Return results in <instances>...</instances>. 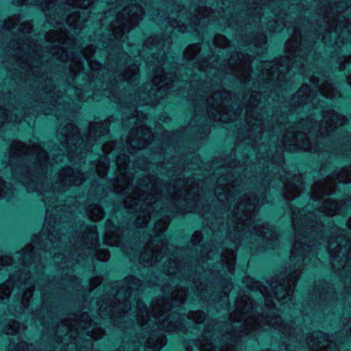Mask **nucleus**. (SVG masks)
<instances>
[{
  "label": "nucleus",
  "mask_w": 351,
  "mask_h": 351,
  "mask_svg": "<svg viewBox=\"0 0 351 351\" xmlns=\"http://www.w3.org/2000/svg\"><path fill=\"white\" fill-rule=\"evenodd\" d=\"M192 48L195 49V51H198V49H196V48H197V46L193 47Z\"/></svg>",
  "instance_id": "nucleus-56"
},
{
  "label": "nucleus",
  "mask_w": 351,
  "mask_h": 351,
  "mask_svg": "<svg viewBox=\"0 0 351 351\" xmlns=\"http://www.w3.org/2000/svg\"><path fill=\"white\" fill-rule=\"evenodd\" d=\"M221 104V102L218 103V102H216V104H213V106H216V108H217V111H220V109L219 108V106Z\"/></svg>",
  "instance_id": "nucleus-43"
},
{
  "label": "nucleus",
  "mask_w": 351,
  "mask_h": 351,
  "mask_svg": "<svg viewBox=\"0 0 351 351\" xmlns=\"http://www.w3.org/2000/svg\"><path fill=\"white\" fill-rule=\"evenodd\" d=\"M274 294H275V299L278 302H280L281 300H282L283 303H285V300H287V298L290 296L286 293V291H283V290H281L280 288L278 287H276Z\"/></svg>",
  "instance_id": "nucleus-20"
},
{
  "label": "nucleus",
  "mask_w": 351,
  "mask_h": 351,
  "mask_svg": "<svg viewBox=\"0 0 351 351\" xmlns=\"http://www.w3.org/2000/svg\"><path fill=\"white\" fill-rule=\"evenodd\" d=\"M144 129H145V128H144V127H143V126H142V127L140 128V130H144Z\"/></svg>",
  "instance_id": "nucleus-57"
},
{
  "label": "nucleus",
  "mask_w": 351,
  "mask_h": 351,
  "mask_svg": "<svg viewBox=\"0 0 351 351\" xmlns=\"http://www.w3.org/2000/svg\"><path fill=\"white\" fill-rule=\"evenodd\" d=\"M127 280L130 282V280H132L134 282V284H136V282L138 281L137 279L134 278V277L130 276L127 278Z\"/></svg>",
  "instance_id": "nucleus-41"
},
{
  "label": "nucleus",
  "mask_w": 351,
  "mask_h": 351,
  "mask_svg": "<svg viewBox=\"0 0 351 351\" xmlns=\"http://www.w3.org/2000/svg\"><path fill=\"white\" fill-rule=\"evenodd\" d=\"M169 310V304L165 300L161 299L156 302H153L152 304V311L147 313L146 308H145V313L148 317V320H151L152 317L154 319V322H157L158 328L165 329L167 331H172L178 328V323L176 321L173 323L174 319L173 315H167V311Z\"/></svg>",
  "instance_id": "nucleus-2"
},
{
  "label": "nucleus",
  "mask_w": 351,
  "mask_h": 351,
  "mask_svg": "<svg viewBox=\"0 0 351 351\" xmlns=\"http://www.w3.org/2000/svg\"><path fill=\"white\" fill-rule=\"evenodd\" d=\"M349 83L351 84V79H348Z\"/></svg>",
  "instance_id": "nucleus-58"
},
{
  "label": "nucleus",
  "mask_w": 351,
  "mask_h": 351,
  "mask_svg": "<svg viewBox=\"0 0 351 351\" xmlns=\"http://www.w3.org/2000/svg\"><path fill=\"white\" fill-rule=\"evenodd\" d=\"M244 319L243 328L245 332L248 333L251 330H255L256 328L260 326L261 321L258 318L255 317H244V315H240V317L236 322H239Z\"/></svg>",
  "instance_id": "nucleus-7"
},
{
  "label": "nucleus",
  "mask_w": 351,
  "mask_h": 351,
  "mask_svg": "<svg viewBox=\"0 0 351 351\" xmlns=\"http://www.w3.org/2000/svg\"><path fill=\"white\" fill-rule=\"evenodd\" d=\"M299 273L297 271H294L293 273L290 274L287 284H280L278 287L283 290V291H286L288 295H290L293 291Z\"/></svg>",
  "instance_id": "nucleus-9"
},
{
  "label": "nucleus",
  "mask_w": 351,
  "mask_h": 351,
  "mask_svg": "<svg viewBox=\"0 0 351 351\" xmlns=\"http://www.w3.org/2000/svg\"><path fill=\"white\" fill-rule=\"evenodd\" d=\"M306 343L311 351H337V343L319 331L314 332L306 339Z\"/></svg>",
  "instance_id": "nucleus-3"
},
{
  "label": "nucleus",
  "mask_w": 351,
  "mask_h": 351,
  "mask_svg": "<svg viewBox=\"0 0 351 351\" xmlns=\"http://www.w3.org/2000/svg\"><path fill=\"white\" fill-rule=\"evenodd\" d=\"M159 253H160V252H158L157 250H156V251L154 252V254H153V256H154V262H156V261H159V260H158V256H159Z\"/></svg>",
  "instance_id": "nucleus-39"
},
{
  "label": "nucleus",
  "mask_w": 351,
  "mask_h": 351,
  "mask_svg": "<svg viewBox=\"0 0 351 351\" xmlns=\"http://www.w3.org/2000/svg\"><path fill=\"white\" fill-rule=\"evenodd\" d=\"M322 93L326 97L332 98L334 97V94H332L326 88L323 89L322 90Z\"/></svg>",
  "instance_id": "nucleus-35"
},
{
  "label": "nucleus",
  "mask_w": 351,
  "mask_h": 351,
  "mask_svg": "<svg viewBox=\"0 0 351 351\" xmlns=\"http://www.w3.org/2000/svg\"><path fill=\"white\" fill-rule=\"evenodd\" d=\"M60 179L65 184L78 185L84 180V175L80 171H75L73 169L68 167L60 171Z\"/></svg>",
  "instance_id": "nucleus-5"
},
{
  "label": "nucleus",
  "mask_w": 351,
  "mask_h": 351,
  "mask_svg": "<svg viewBox=\"0 0 351 351\" xmlns=\"http://www.w3.org/2000/svg\"><path fill=\"white\" fill-rule=\"evenodd\" d=\"M265 321L269 325L275 327H278L282 323V319L280 317H267Z\"/></svg>",
  "instance_id": "nucleus-21"
},
{
  "label": "nucleus",
  "mask_w": 351,
  "mask_h": 351,
  "mask_svg": "<svg viewBox=\"0 0 351 351\" xmlns=\"http://www.w3.org/2000/svg\"><path fill=\"white\" fill-rule=\"evenodd\" d=\"M337 208V204L333 201H327L324 204L323 211L328 215H332L335 213Z\"/></svg>",
  "instance_id": "nucleus-15"
},
{
  "label": "nucleus",
  "mask_w": 351,
  "mask_h": 351,
  "mask_svg": "<svg viewBox=\"0 0 351 351\" xmlns=\"http://www.w3.org/2000/svg\"><path fill=\"white\" fill-rule=\"evenodd\" d=\"M12 263V259L9 256H2L0 258V264L2 265H8Z\"/></svg>",
  "instance_id": "nucleus-28"
},
{
  "label": "nucleus",
  "mask_w": 351,
  "mask_h": 351,
  "mask_svg": "<svg viewBox=\"0 0 351 351\" xmlns=\"http://www.w3.org/2000/svg\"><path fill=\"white\" fill-rule=\"evenodd\" d=\"M271 303H272V305H274V307L276 306V304L274 301H271Z\"/></svg>",
  "instance_id": "nucleus-54"
},
{
  "label": "nucleus",
  "mask_w": 351,
  "mask_h": 351,
  "mask_svg": "<svg viewBox=\"0 0 351 351\" xmlns=\"http://www.w3.org/2000/svg\"><path fill=\"white\" fill-rule=\"evenodd\" d=\"M266 304L267 306H269L271 305L269 304V300L268 298H266Z\"/></svg>",
  "instance_id": "nucleus-46"
},
{
  "label": "nucleus",
  "mask_w": 351,
  "mask_h": 351,
  "mask_svg": "<svg viewBox=\"0 0 351 351\" xmlns=\"http://www.w3.org/2000/svg\"><path fill=\"white\" fill-rule=\"evenodd\" d=\"M19 332V324L17 322L12 321L10 324V328L5 330L7 334H14Z\"/></svg>",
  "instance_id": "nucleus-23"
},
{
  "label": "nucleus",
  "mask_w": 351,
  "mask_h": 351,
  "mask_svg": "<svg viewBox=\"0 0 351 351\" xmlns=\"http://www.w3.org/2000/svg\"><path fill=\"white\" fill-rule=\"evenodd\" d=\"M10 120L11 119L9 118L7 110L5 108H0V124Z\"/></svg>",
  "instance_id": "nucleus-25"
},
{
  "label": "nucleus",
  "mask_w": 351,
  "mask_h": 351,
  "mask_svg": "<svg viewBox=\"0 0 351 351\" xmlns=\"http://www.w3.org/2000/svg\"><path fill=\"white\" fill-rule=\"evenodd\" d=\"M222 40V41H223L224 43L226 42V40H225L224 38H223V36H218V37L215 38V42L216 45H219V44H218V40Z\"/></svg>",
  "instance_id": "nucleus-40"
},
{
  "label": "nucleus",
  "mask_w": 351,
  "mask_h": 351,
  "mask_svg": "<svg viewBox=\"0 0 351 351\" xmlns=\"http://www.w3.org/2000/svg\"><path fill=\"white\" fill-rule=\"evenodd\" d=\"M143 305H144V304H142L141 302L138 303V307H139V308H140V309H141V308H143Z\"/></svg>",
  "instance_id": "nucleus-47"
},
{
  "label": "nucleus",
  "mask_w": 351,
  "mask_h": 351,
  "mask_svg": "<svg viewBox=\"0 0 351 351\" xmlns=\"http://www.w3.org/2000/svg\"><path fill=\"white\" fill-rule=\"evenodd\" d=\"M199 241H200V238H199V239H197V240H193V242H194V243H198V242H199Z\"/></svg>",
  "instance_id": "nucleus-52"
},
{
  "label": "nucleus",
  "mask_w": 351,
  "mask_h": 351,
  "mask_svg": "<svg viewBox=\"0 0 351 351\" xmlns=\"http://www.w3.org/2000/svg\"><path fill=\"white\" fill-rule=\"evenodd\" d=\"M266 69H267V75H271V77H270L271 79V77L274 76V74L271 73L273 72L274 67L273 66H270V63H267L266 65ZM275 69H277V68L275 67Z\"/></svg>",
  "instance_id": "nucleus-31"
},
{
  "label": "nucleus",
  "mask_w": 351,
  "mask_h": 351,
  "mask_svg": "<svg viewBox=\"0 0 351 351\" xmlns=\"http://www.w3.org/2000/svg\"><path fill=\"white\" fill-rule=\"evenodd\" d=\"M255 199L251 200L250 197L248 198L247 202L245 200L244 202H241L237 206L234 211L235 219L238 221L237 225L240 223L245 224L250 217V211L254 206Z\"/></svg>",
  "instance_id": "nucleus-4"
},
{
  "label": "nucleus",
  "mask_w": 351,
  "mask_h": 351,
  "mask_svg": "<svg viewBox=\"0 0 351 351\" xmlns=\"http://www.w3.org/2000/svg\"><path fill=\"white\" fill-rule=\"evenodd\" d=\"M222 94L221 92H218V93H215L214 95H213V98L215 99L216 98H218L219 97H221Z\"/></svg>",
  "instance_id": "nucleus-42"
},
{
  "label": "nucleus",
  "mask_w": 351,
  "mask_h": 351,
  "mask_svg": "<svg viewBox=\"0 0 351 351\" xmlns=\"http://www.w3.org/2000/svg\"><path fill=\"white\" fill-rule=\"evenodd\" d=\"M189 318L197 323H200L204 320L205 314L202 311H192L189 313Z\"/></svg>",
  "instance_id": "nucleus-18"
},
{
  "label": "nucleus",
  "mask_w": 351,
  "mask_h": 351,
  "mask_svg": "<svg viewBox=\"0 0 351 351\" xmlns=\"http://www.w3.org/2000/svg\"><path fill=\"white\" fill-rule=\"evenodd\" d=\"M138 74V68L133 65L124 75V77L128 81H133L137 78Z\"/></svg>",
  "instance_id": "nucleus-16"
},
{
  "label": "nucleus",
  "mask_w": 351,
  "mask_h": 351,
  "mask_svg": "<svg viewBox=\"0 0 351 351\" xmlns=\"http://www.w3.org/2000/svg\"><path fill=\"white\" fill-rule=\"evenodd\" d=\"M113 147H114L113 143H110L104 145V152L109 153L111 151V149L113 148Z\"/></svg>",
  "instance_id": "nucleus-34"
},
{
  "label": "nucleus",
  "mask_w": 351,
  "mask_h": 351,
  "mask_svg": "<svg viewBox=\"0 0 351 351\" xmlns=\"http://www.w3.org/2000/svg\"><path fill=\"white\" fill-rule=\"evenodd\" d=\"M254 231L256 234L267 237V234L269 231H270V229L267 227L263 226L258 229V228L256 226Z\"/></svg>",
  "instance_id": "nucleus-26"
},
{
  "label": "nucleus",
  "mask_w": 351,
  "mask_h": 351,
  "mask_svg": "<svg viewBox=\"0 0 351 351\" xmlns=\"http://www.w3.org/2000/svg\"><path fill=\"white\" fill-rule=\"evenodd\" d=\"M189 49H190V48H189V49H187V51H189ZM184 56H186V58H188V59H191V58H192V56H189V55H188V51H186V53H185Z\"/></svg>",
  "instance_id": "nucleus-44"
},
{
  "label": "nucleus",
  "mask_w": 351,
  "mask_h": 351,
  "mask_svg": "<svg viewBox=\"0 0 351 351\" xmlns=\"http://www.w3.org/2000/svg\"><path fill=\"white\" fill-rule=\"evenodd\" d=\"M324 123L326 125L325 127H326V129L324 131H321V133L324 134L325 133V132H328L329 130H332V127L333 126L332 125H331V123H326V119L324 118V120H323V123H322V125H324ZM329 123H330V121H329Z\"/></svg>",
  "instance_id": "nucleus-33"
},
{
  "label": "nucleus",
  "mask_w": 351,
  "mask_h": 351,
  "mask_svg": "<svg viewBox=\"0 0 351 351\" xmlns=\"http://www.w3.org/2000/svg\"><path fill=\"white\" fill-rule=\"evenodd\" d=\"M99 175L104 177L106 174L107 167L106 165H99L97 167Z\"/></svg>",
  "instance_id": "nucleus-30"
},
{
  "label": "nucleus",
  "mask_w": 351,
  "mask_h": 351,
  "mask_svg": "<svg viewBox=\"0 0 351 351\" xmlns=\"http://www.w3.org/2000/svg\"><path fill=\"white\" fill-rule=\"evenodd\" d=\"M147 347L153 351H159L166 343V339L162 334L153 335L147 340Z\"/></svg>",
  "instance_id": "nucleus-8"
},
{
  "label": "nucleus",
  "mask_w": 351,
  "mask_h": 351,
  "mask_svg": "<svg viewBox=\"0 0 351 351\" xmlns=\"http://www.w3.org/2000/svg\"><path fill=\"white\" fill-rule=\"evenodd\" d=\"M328 251L332 258L334 265L336 263H346L348 261V247L337 245L334 246V243L330 242L328 245Z\"/></svg>",
  "instance_id": "nucleus-6"
},
{
  "label": "nucleus",
  "mask_w": 351,
  "mask_h": 351,
  "mask_svg": "<svg viewBox=\"0 0 351 351\" xmlns=\"http://www.w3.org/2000/svg\"><path fill=\"white\" fill-rule=\"evenodd\" d=\"M10 281L8 280L5 285L0 287V298L4 299L10 295L11 290L9 288Z\"/></svg>",
  "instance_id": "nucleus-22"
},
{
  "label": "nucleus",
  "mask_w": 351,
  "mask_h": 351,
  "mask_svg": "<svg viewBox=\"0 0 351 351\" xmlns=\"http://www.w3.org/2000/svg\"><path fill=\"white\" fill-rule=\"evenodd\" d=\"M309 91V87L307 85L303 86L298 92L297 95L298 97L302 96V95L304 93Z\"/></svg>",
  "instance_id": "nucleus-32"
},
{
  "label": "nucleus",
  "mask_w": 351,
  "mask_h": 351,
  "mask_svg": "<svg viewBox=\"0 0 351 351\" xmlns=\"http://www.w3.org/2000/svg\"><path fill=\"white\" fill-rule=\"evenodd\" d=\"M304 247L300 243H295L291 250V259L294 261L297 258L304 260Z\"/></svg>",
  "instance_id": "nucleus-12"
},
{
  "label": "nucleus",
  "mask_w": 351,
  "mask_h": 351,
  "mask_svg": "<svg viewBox=\"0 0 351 351\" xmlns=\"http://www.w3.org/2000/svg\"><path fill=\"white\" fill-rule=\"evenodd\" d=\"M143 319H141L139 317V322H140L141 324H143Z\"/></svg>",
  "instance_id": "nucleus-55"
},
{
  "label": "nucleus",
  "mask_w": 351,
  "mask_h": 351,
  "mask_svg": "<svg viewBox=\"0 0 351 351\" xmlns=\"http://www.w3.org/2000/svg\"><path fill=\"white\" fill-rule=\"evenodd\" d=\"M143 14V9L136 4L124 7L113 25L115 37L120 38L122 32H129L142 19Z\"/></svg>",
  "instance_id": "nucleus-1"
},
{
  "label": "nucleus",
  "mask_w": 351,
  "mask_h": 351,
  "mask_svg": "<svg viewBox=\"0 0 351 351\" xmlns=\"http://www.w3.org/2000/svg\"><path fill=\"white\" fill-rule=\"evenodd\" d=\"M71 18H72V17H70V18L68 19V23H69V25H70L71 26H73V27H76V25H74V24H72V23H71Z\"/></svg>",
  "instance_id": "nucleus-45"
},
{
  "label": "nucleus",
  "mask_w": 351,
  "mask_h": 351,
  "mask_svg": "<svg viewBox=\"0 0 351 351\" xmlns=\"http://www.w3.org/2000/svg\"><path fill=\"white\" fill-rule=\"evenodd\" d=\"M11 154L22 155L27 152V147L21 142H14L11 147Z\"/></svg>",
  "instance_id": "nucleus-13"
},
{
  "label": "nucleus",
  "mask_w": 351,
  "mask_h": 351,
  "mask_svg": "<svg viewBox=\"0 0 351 351\" xmlns=\"http://www.w3.org/2000/svg\"><path fill=\"white\" fill-rule=\"evenodd\" d=\"M145 130H147L146 134H148V137L150 138V131L149 130H147V128H145Z\"/></svg>",
  "instance_id": "nucleus-48"
},
{
  "label": "nucleus",
  "mask_w": 351,
  "mask_h": 351,
  "mask_svg": "<svg viewBox=\"0 0 351 351\" xmlns=\"http://www.w3.org/2000/svg\"><path fill=\"white\" fill-rule=\"evenodd\" d=\"M324 119H326V123H330V121L331 125H334L335 128L337 125H343L346 121L343 115L335 112V111L326 112V114L324 115Z\"/></svg>",
  "instance_id": "nucleus-10"
},
{
  "label": "nucleus",
  "mask_w": 351,
  "mask_h": 351,
  "mask_svg": "<svg viewBox=\"0 0 351 351\" xmlns=\"http://www.w3.org/2000/svg\"><path fill=\"white\" fill-rule=\"evenodd\" d=\"M147 134H145V136H142L143 140H147V138H149L148 136H147V138L145 136Z\"/></svg>",
  "instance_id": "nucleus-49"
},
{
  "label": "nucleus",
  "mask_w": 351,
  "mask_h": 351,
  "mask_svg": "<svg viewBox=\"0 0 351 351\" xmlns=\"http://www.w3.org/2000/svg\"><path fill=\"white\" fill-rule=\"evenodd\" d=\"M154 84L159 91L162 88L167 89L169 85V79L167 78V75H165L164 76L163 71L158 69L156 72V75L154 78Z\"/></svg>",
  "instance_id": "nucleus-11"
},
{
  "label": "nucleus",
  "mask_w": 351,
  "mask_h": 351,
  "mask_svg": "<svg viewBox=\"0 0 351 351\" xmlns=\"http://www.w3.org/2000/svg\"><path fill=\"white\" fill-rule=\"evenodd\" d=\"M32 152L34 154L37 156L38 159L42 162L43 160H45L47 158V154L45 151H44L40 145H34L32 149Z\"/></svg>",
  "instance_id": "nucleus-17"
},
{
  "label": "nucleus",
  "mask_w": 351,
  "mask_h": 351,
  "mask_svg": "<svg viewBox=\"0 0 351 351\" xmlns=\"http://www.w3.org/2000/svg\"><path fill=\"white\" fill-rule=\"evenodd\" d=\"M348 226L351 228V218L348 221Z\"/></svg>",
  "instance_id": "nucleus-50"
},
{
  "label": "nucleus",
  "mask_w": 351,
  "mask_h": 351,
  "mask_svg": "<svg viewBox=\"0 0 351 351\" xmlns=\"http://www.w3.org/2000/svg\"><path fill=\"white\" fill-rule=\"evenodd\" d=\"M90 66L91 67L92 69H99L100 67H101V64L98 62H90Z\"/></svg>",
  "instance_id": "nucleus-36"
},
{
  "label": "nucleus",
  "mask_w": 351,
  "mask_h": 351,
  "mask_svg": "<svg viewBox=\"0 0 351 351\" xmlns=\"http://www.w3.org/2000/svg\"><path fill=\"white\" fill-rule=\"evenodd\" d=\"M89 216L93 221H98L104 217V212L101 208L96 205L89 211Z\"/></svg>",
  "instance_id": "nucleus-14"
},
{
  "label": "nucleus",
  "mask_w": 351,
  "mask_h": 351,
  "mask_svg": "<svg viewBox=\"0 0 351 351\" xmlns=\"http://www.w3.org/2000/svg\"><path fill=\"white\" fill-rule=\"evenodd\" d=\"M208 14H209V10L207 8H204L202 10H199L198 11V14L197 15H195V21H196L198 19V21H199L198 23H199L202 19L206 18L208 16Z\"/></svg>",
  "instance_id": "nucleus-24"
},
{
  "label": "nucleus",
  "mask_w": 351,
  "mask_h": 351,
  "mask_svg": "<svg viewBox=\"0 0 351 351\" xmlns=\"http://www.w3.org/2000/svg\"><path fill=\"white\" fill-rule=\"evenodd\" d=\"M130 289H134V287L133 285H130L128 287Z\"/></svg>",
  "instance_id": "nucleus-53"
},
{
  "label": "nucleus",
  "mask_w": 351,
  "mask_h": 351,
  "mask_svg": "<svg viewBox=\"0 0 351 351\" xmlns=\"http://www.w3.org/2000/svg\"><path fill=\"white\" fill-rule=\"evenodd\" d=\"M314 193L313 197L315 198H317L318 197V194H330L332 192L331 189H328L326 188H324V186H321L319 184H316V185L314 186Z\"/></svg>",
  "instance_id": "nucleus-19"
},
{
  "label": "nucleus",
  "mask_w": 351,
  "mask_h": 351,
  "mask_svg": "<svg viewBox=\"0 0 351 351\" xmlns=\"http://www.w3.org/2000/svg\"><path fill=\"white\" fill-rule=\"evenodd\" d=\"M201 351H217V350L213 346L209 344L208 346H204V347H202L201 348ZM219 351H232V350L228 348H226V349L223 348L221 350H219Z\"/></svg>",
  "instance_id": "nucleus-27"
},
{
  "label": "nucleus",
  "mask_w": 351,
  "mask_h": 351,
  "mask_svg": "<svg viewBox=\"0 0 351 351\" xmlns=\"http://www.w3.org/2000/svg\"><path fill=\"white\" fill-rule=\"evenodd\" d=\"M231 319L234 321L235 320L234 314L231 315Z\"/></svg>",
  "instance_id": "nucleus-51"
},
{
  "label": "nucleus",
  "mask_w": 351,
  "mask_h": 351,
  "mask_svg": "<svg viewBox=\"0 0 351 351\" xmlns=\"http://www.w3.org/2000/svg\"><path fill=\"white\" fill-rule=\"evenodd\" d=\"M140 201L145 202H146L147 204H149V203L152 202V201H151V200L149 201L148 198H147V197H146V198H145V197H144V196H143V195H139V196L138 197V202H140Z\"/></svg>",
  "instance_id": "nucleus-37"
},
{
  "label": "nucleus",
  "mask_w": 351,
  "mask_h": 351,
  "mask_svg": "<svg viewBox=\"0 0 351 351\" xmlns=\"http://www.w3.org/2000/svg\"><path fill=\"white\" fill-rule=\"evenodd\" d=\"M228 258L224 259L223 261L227 263L229 265H232L234 263V253L233 251H230L228 252Z\"/></svg>",
  "instance_id": "nucleus-29"
},
{
  "label": "nucleus",
  "mask_w": 351,
  "mask_h": 351,
  "mask_svg": "<svg viewBox=\"0 0 351 351\" xmlns=\"http://www.w3.org/2000/svg\"><path fill=\"white\" fill-rule=\"evenodd\" d=\"M98 258L102 261H107L109 259V255L108 253H105L104 255V257H100L99 255H98Z\"/></svg>",
  "instance_id": "nucleus-38"
}]
</instances>
